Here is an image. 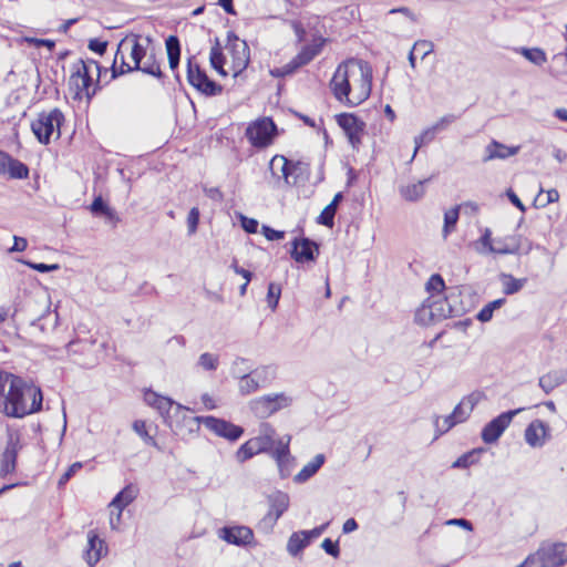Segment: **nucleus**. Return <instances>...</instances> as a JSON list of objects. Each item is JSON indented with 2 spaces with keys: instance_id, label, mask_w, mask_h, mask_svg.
I'll use <instances>...</instances> for the list:
<instances>
[{
  "instance_id": "1",
  "label": "nucleus",
  "mask_w": 567,
  "mask_h": 567,
  "mask_svg": "<svg viewBox=\"0 0 567 567\" xmlns=\"http://www.w3.org/2000/svg\"><path fill=\"white\" fill-rule=\"evenodd\" d=\"M42 391L13 373L0 371V411L8 417L22 419L41 411Z\"/></svg>"
},
{
  "instance_id": "2",
  "label": "nucleus",
  "mask_w": 567,
  "mask_h": 567,
  "mask_svg": "<svg viewBox=\"0 0 567 567\" xmlns=\"http://www.w3.org/2000/svg\"><path fill=\"white\" fill-rule=\"evenodd\" d=\"M146 56V47L141 43V35L125 37L117 45L114 62L111 66V79L137 71Z\"/></svg>"
},
{
  "instance_id": "3",
  "label": "nucleus",
  "mask_w": 567,
  "mask_h": 567,
  "mask_svg": "<svg viewBox=\"0 0 567 567\" xmlns=\"http://www.w3.org/2000/svg\"><path fill=\"white\" fill-rule=\"evenodd\" d=\"M74 71L70 76V86L75 92V97L85 96L91 100L96 91L101 87L102 72L106 73L107 69H103L99 62L94 60L80 59L73 66Z\"/></svg>"
},
{
  "instance_id": "4",
  "label": "nucleus",
  "mask_w": 567,
  "mask_h": 567,
  "mask_svg": "<svg viewBox=\"0 0 567 567\" xmlns=\"http://www.w3.org/2000/svg\"><path fill=\"white\" fill-rule=\"evenodd\" d=\"M358 59H349L340 63L330 81L334 97L349 105L352 94V83L355 81Z\"/></svg>"
},
{
  "instance_id": "5",
  "label": "nucleus",
  "mask_w": 567,
  "mask_h": 567,
  "mask_svg": "<svg viewBox=\"0 0 567 567\" xmlns=\"http://www.w3.org/2000/svg\"><path fill=\"white\" fill-rule=\"evenodd\" d=\"M64 122V115L59 109L49 112H41L38 117L32 121L31 130L39 142H50L60 138L61 125Z\"/></svg>"
},
{
  "instance_id": "6",
  "label": "nucleus",
  "mask_w": 567,
  "mask_h": 567,
  "mask_svg": "<svg viewBox=\"0 0 567 567\" xmlns=\"http://www.w3.org/2000/svg\"><path fill=\"white\" fill-rule=\"evenodd\" d=\"M355 73V81L352 83L351 100H349L350 106L359 105L368 100L372 89V68L368 62L359 60Z\"/></svg>"
},
{
  "instance_id": "7",
  "label": "nucleus",
  "mask_w": 567,
  "mask_h": 567,
  "mask_svg": "<svg viewBox=\"0 0 567 567\" xmlns=\"http://www.w3.org/2000/svg\"><path fill=\"white\" fill-rule=\"evenodd\" d=\"M292 399L285 393L267 394L254 399L249 403L251 412L259 419H267L276 412L288 408Z\"/></svg>"
},
{
  "instance_id": "8",
  "label": "nucleus",
  "mask_w": 567,
  "mask_h": 567,
  "mask_svg": "<svg viewBox=\"0 0 567 567\" xmlns=\"http://www.w3.org/2000/svg\"><path fill=\"white\" fill-rule=\"evenodd\" d=\"M187 80L192 86L207 96H215L223 92V86L210 80L199 64L194 62L193 56L187 61Z\"/></svg>"
},
{
  "instance_id": "9",
  "label": "nucleus",
  "mask_w": 567,
  "mask_h": 567,
  "mask_svg": "<svg viewBox=\"0 0 567 567\" xmlns=\"http://www.w3.org/2000/svg\"><path fill=\"white\" fill-rule=\"evenodd\" d=\"M226 49L231 56V71L238 76L249 64L250 50L246 41L240 40L233 31L227 33Z\"/></svg>"
},
{
  "instance_id": "10",
  "label": "nucleus",
  "mask_w": 567,
  "mask_h": 567,
  "mask_svg": "<svg viewBox=\"0 0 567 567\" xmlns=\"http://www.w3.org/2000/svg\"><path fill=\"white\" fill-rule=\"evenodd\" d=\"M524 408L509 410L501 413L498 416L489 421L482 430L481 437L484 443L493 444L498 441L504 431L509 426L514 416L524 411Z\"/></svg>"
},
{
  "instance_id": "11",
  "label": "nucleus",
  "mask_w": 567,
  "mask_h": 567,
  "mask_svg": "<svg viewBox=\"0 0 567 567\" xmlns=\"http://www.w3.org/2000/svg\"><path fill=\"white\" fill-rule=\"evenodd\" d=\"M269 509L261 519V524L272 527L282 514L289 508V495L281 491H276L268 496Z\"/></svg>"
},
{
  "instance_id": "12",
  "label": "nucleus",
  "mask_w": 567,
  "mask_h": 567,
  "mask_svg": "<svg viewBox=\"0 0 567 567\" xmlns=\"http://www.w3.org/2000/svg\"><path fill=\"white\" fill-rule=\"evenodd\" d=\"M199 420L205 424L207 429L213 431L215 434L225 437L229 441L238 440L244 433V429L241 426L235 425L234 423L223 419H217L215 416H205Z\"/></svg>"
},
{
  "instance_id": "13",
  "label": "nucleus",
  "mask_w": 567,
  "mask_h": 567,
  "mask_svg": "<svg viewBox=\"0 0 567 567\" xmlns=\"http://www.w3.org/2000/svg\"><path fill=\"white\" fill-rule=\"evenodd\" d=\"M276 135L277 127L270 117L259 118L246 130L249 142H271Z\"/></svg>"
},
{
  "instance_id": "14",
  "label": "nucleus",
  "mask_w": 567,
  "mask_h": 567,
  "mask_svg": "<svg viewBox=\"0 0 567 567\" xmlns=\"http://www.w3.org/2000/svg\"><path fill=\"white\" fill-rule=\"evenodd\" d=\"M109 551L107 545L104 539L100 538L97 533L93 529L87 532V546L83 554V559L89 567H94L103 556Z\"/></svg>"
},
{
  "instance_id": "15",
  "label": "nucleus",
  "mask_w": 567,
  "mask_h": 567,
  "mask_svg": "<svg viewBox=\"0 0 567 567\" xmlns=\"http://www.w3.org/2000/svg\"><path fill=\"white\" fill-rule=\"evenodd\" d=\"M291 436L286 435L280 437L277 442V446L272 451L271 455L276 460V463L279 468L280 476L282 478L290 475L291 463L293 458L290 455L289 444Z\"/></svg>"
},
{
  "instance_id": "16",
  "label": "nucleus",
  "mask_w": 567,
  "mask_h": 567,
  "mask_svg": "<svg viewBox=\"0 0 567 567\" xmlns=\"http://www.w3.org/2000/svg\"><path fill=\"white\" fill-rule=\"evenodd\" d=\"M20 450L21 444L19 437L11 435L2 453L0 462V476L6 477L8 474H11L16 471L17 458Z\"/></svg>"
},
{
  "instance_id": "17",
  "label": "nucleus",
  "mask_w": 567,
  "mask_h": 567,
  "mask_svg": "<svg viewBox=\"0 0 567 567\" xmlns=\"http://www.w3.org/2000/svg\"><path fill=\"white\" fill-rule=\"evenodd\" d=\"M219 537L236 546H246L254 540V532L248 526H226L219 530Z\"/></svg>"
},
{
  "instance_id": "18",
  "label": "nucleus",
  "mask_w": 567,
  "mask_h": 567,
  "mask_svg": "<svg viewBox=\"0 0 567 567\" xmlns=\"http://www.w3.org/2000/svg\"><path fill=\"white\" fill-rule=\"evenodd\" d=\"M319 254L318 245L309 238H295L292 241L291 257L297 262L313 261Z\"/></svg>"
},
{
  "instance_id": "19",
  "label": "nucleus",
  "mask_w": 567,
  "mask_h": 567,
  "mask_svg": "<svg viewBox=\"0 0 567 567\" xmlns=\"http://www.w3.org/2000/svg\"><path fill=\"white\" fill-rule=\"evenodd\" d=\"M525 441L532 447H542L549 439V426L542 420H534L525 429Z\"/></svg>"
},
{
  "instance_id": "20",
  "label": "nucleus",
  "mask_w": 567,
  "mask_h": 567,
  "mask_svg": "<svg viewBox=\"0 0 567 567\" xmlns=\"http://www.w3.org/2000/svg\"><path fill=\"white\" fill-rule=\"evenodd\" d=\"M547 567H561L567 563V544L555 543L539 547Z\"/></svg>"
},
{
  "instance_id": "21",
  "label": "nucleus",
  "mask_w": 567,
  "mask_h": 567,
  "mask_svg": "<svg viewBox=\"0 0 567 567\" xmlns=\"http://www.w3.org/2000/svg\"><path fill=\"white\" fill-rule=\"evenodd\" d=\"M144 401L165 419L168 416L173 405H176L177 409H184L182 404L176 403L171 398L164 396L153 390H146L144 392Z\"/></svg>"
},
{
  "instance_id": "22",
  "label": "nucleus",
  "mask_w": 567,
  "mask_h": 567,
  "mask_svg": "<svg viewBox=\"0 0 567 567\" xmlns=\"http://www.w3.org/2000/svg\"><path fill=\"white\" fill-rule=\"evenodd\" d=\"M272 449L258 435L245 442L236 452V460L244 463L259 453L271 452Z\"/></svg>"
},
{
  "instance_id": "23",
  "label": "nucleus",
  "mask_w": 567,
  "mask_h": 567,
  "mask_svg": "<svg viewBox=\"0 0 567 567\" xmlns=\"http://www.w3.org/2000/svg\"><path fill=\"white\" fill-rule=\"evenodd\" d=\"M337 123L343 130L349 142H360V133L364 128V123L355 115L342 113L337 115Z\"/></svg>"
},
{
  "instance_id": "24",
  "label": "nucleus",
  "mask_w": 567,
  "mask_h": 567,
  "mask_svg": "<svg viewBox=\"0 0 567 567\" xmlns=\"http://www.w3.org/2000/svg\"><path fill=\"white\" fill-rule=\"evenodd\" d=\"M431 179L432 177H429L414 183L402 184L399 186V194L406 202H419L424 197L426 193V184Z\"/></svg>"
},
{
  "instance_id": "25",
  "label": "nucleus",
  "mask_w": 567,
  "mask_h": 567,
  "mask_svg": "<svg viewBox=\"0 0 567 567\" xmlns=\"http://www.w3.org/2000/svg\"><path fill=\"white\" fill-rule=\"evenodd\" d=\"M567 382V370H555L542 375L538 385L546 394H549L557 386Z\"/></svg>"
},
{
  "instance_id": "26",
  "label": "nucleus",
  "mask_w": 567,
  "mask_h": 567,
  "mask_svg": "<svg viewBox=\"0 0 567 567\" xmlns=\"http://www.w3.org/2000/svg\"><path fill=\"white\" fill-rule=\"evenodd\" d=\"M425 303L429 306L433 313L435 315L436 320H442L455 315L454 309L450 305L447 298H441L432 295Z\"/></svg>"
},
{
  "instance_id": "27",
  "label": "nucleus",
  "mask_w": 567,
  "mask_h": 567,
  "mask_svg": "<svg viewBox=\"0 0 567 567\" xmlns=\"http://www.w3.org/2000/svg\"><path fill=\"white\" fill-rule=\"evenodd\" d=\"M495 246H491V254L515 255L519 251V238L517 236H507L495 238Z\"/></svg>"
},
{
  "instance_id": "28",
  "label": "nucleus",
  "mask_w": 567,
  "mask_h": 567,
  "mask_svg": "<svg viewBox=\"0 0 567 567\" xmlns=\"http://www.w3.org/2000/svg\"><path fill=\"white\" fill-rule=\"evenodd\" d=\"M455 120L456 117L452 114L441 117L433 125L424 130L422 134L415 138L414 142H426L434 140L441 132L446 130L447 126L451 125Z\"/></svg>"
},
{
  "instance_id": "29",
  "label": "nucleus",
  "mask_w": 567,
  "mask_h": 567,
  "mask_svg": "<svg viewBox=\"0 0 567 567\" xmlns=\"http://www.w3.org/2000/svg\"><path fill=\"white\" fill-rule=\"evenodd\" d=\"M326 457L323 454H317L309 463H307L299 473L293 477V482L302 484L310 480L324 464Z\"/></svg>"
},
{
  "instance_id": "30",
  "label": "nucleus",
  "mask_w": 567,
  "mask_h": 567,
  "mask_svg": "<svg viewBox=\"0 0 567 567\" xmlns=\"http://www.w3.org/2000/svg\"><path fill=\"white\" fill-rule=\"evenodd\" d=\"M271 174L278 178V182L284 181L285 184L289 185L290 175V163L285 156L276 155L272 157L269 164Z\"/></svg>"
},
{
  "instance_id": "31",
  "label": "nucleus",
  "mask_w": 567,
  "mask_h": 567,
  "mask_svg": "<svg viewBox=\"0 0 567 567\" xmlns=\"http://www.w3.org/2000/svg\"><path fill=\"white\" fill-rule=\"evenodd\" d=\"M138 489L136 486L130 484L125 486L111 502V506L118 509L117 518L121 517L122 511L128 506L136 497Z\"/></svg>"
},
{
  "instance_id": "32",
  "label": "nucleus",
  "mask_w": 567,
  "mask_h": 567,
  "mask_svg": "<svg viewBox=\"0 0 567 567\" xmlns=\"http://www.w3.org/2000/svg\"><path fill=\"white\" fill-rule=\"evenodd\" d=\"M519 147H508L506 144H489L486 148V155L483 161H492L495 158H507L512 155H515L518 152Z\"/></svg>"
},
{
  "instance_id": "33",
  "label": "nucleus",
  "mask_w": 567,
  "mask_h": 567,
  "mask_svg": "<svg viewBox=\"0 0 567 567\" xmlns=\"http://www.w3.org/2000/svg\"><path fill=\"white\" fill-rule=\"evenodd\" d=\"M4 169L1 174H8L11 178L23 179L29 176V168L22 162L8 155V162H3Z\"/></svg>"
},
{
  "instance_id": "34",
  "label": "nucleus",
  "mask_w": 567,
  "mask_h": 567,
  "mask_svg": "<svg viewBox=\"0 0 567 567\" xmlns=\"http://www.w3.org/2000/svg\"><path fill=\"white\" fill-rule=\"evenodd\" d=\"M321 49L322 42L307 44L302 47L300 52L292 60L298 68H301L310 63L321 52Z\"/></svg>"
},
{
  "instance_id": "35",
  "label": "nucleus",
  "mask_w": 567,
  "mask_h": 567,
  "mask_svg": "<svg viewBox=\"0 0 567 567\" xmlns=\"http://www.w3.org/2000/svg\"><path fill=\"white\" fill-rule=\"evenodd\" d=\"M166 51L169 68L175 71L178 68L181 59V43L176 35H169L166 41Z\"/></svg>"
},
{
  "instance_id": "36",
  "label": "nucleus",
  "mask_w": 567,
  "mask_h": 567,
  "mask_svg": "<svg viewBox=\"0 0 567 567\" xmlns=\"http://www.w3.org/2000/svg\"><path fill=\"white\" fill-rule=\"evenodd\" d=\"M342 198H343L342 193H337L334 195L332 202L328 206H326L324 209L319 215V217H318L319 224L327 226V227L333 226L337 207Z\"/></svg>"
},
{
  "instance_id": "37",
  "label": "nucleus",
  "mask_w": 567,
  "mask_h": 567,
  "mask_svg": "<svg viewBox=\"0 0 567 567\" xmlns=\"http://www.w3.org/2000/svg\"><path fill=\"white\" fill-rule=\"evenodd\" d=\"M501 281L503 285V292L507 296L517 293L523 289V287L526 285L527 279L520 278L517 279L514 276L509 274H502L501 275Z\"/></svg>"
},
{
  "instance_id": "38",
  "label": "nucleus",
  "mask_w": 567,
  "mask_h": 567,
  "mask_svg": "<svg viewBox=\"0 0 567 567\" xmlns=\"http://www.w3.org/2000/svg\"><path fill=\"white\" fill-rule=\"evenodd\" d=\"M309 545V542L302 530L295 532L290 535L288 543H287V551L291 556H297L300 554L307 546Z\"/></svg>"
},
{
  "instance_id": "39",
  "label": "nucleus",
  "mask_w": 567,
  "mask_h": 567,
  "mask_svg": "<svg viewBox=\"0 0 567 567\" xmlns=\"http://www.w3.org/2000/svg\"><path fill=\"white\" fill-rule=\"evenodd\" d=\"M517 52H519L530 63L538 65V66L543 65L547 60L545 51L540 48H524V47H522L517 50Z\"/></svg>"
},
{
  "instance_id": "40",
  "label": "nucleus",
  "mask_w": 567,
  "mask_h": 567,
  "mask_svg": "<svg viewBox=\"0 0 567 567\" xmlns=\"http://www.w3.org/2000/svg\"><path fill=\"white\" fill-rule=\"evenodd\" d=\"M474 405L475 402L472 398H465L454 408L452 414L457 423H462L467 420L474 409Z\"/></svg>"
},
{
  "instance_id": "41",
  "label": "nucleus",
  "mask_w": 567,
  "mask_h": 567,
  "mask_svg": "<svg viewBox=\"0 0 567 567\" xmlns=\"http://www.w3.org/2000/svg\"><path fill=\"white\" fill-rule=\"evenodd\" d=\"M484 452V449H474L467 453L461 455L453 464V468H467L471 465L475 464L480 460L481 453Z\"/></svg>"
},
{
  "instance_id": "42",
  "label": "nucleus",
  "mask_w": 567,
  "mask_h": 567,
  "mask_svg": "<svg viewBox=\"0 0 567 567\" xmlns=\"http://www.w3.org/2000/svg\"><path fill=\"white\" fill-rule=\"evenodd\" d=\"M260 386L269 384L276 379L277 369L275 365H264L252 371Z\"/></svg>"
},
{
  "instance_id": "43",
  "label": "nucleus",
  "mask_w": 567,
  "mask_h": 567,
  "mask_svg": "<svg viewBox=\"0 0 567 567\" xmlns=\"http://www.w3.org/2000/svg\"><path fill=\"white\" fill-rule=\"evenodd\" d=\"M457 423L453 414H449L444 417L435 416L434 419V427H435V437H440L441 435L449 432L452 427H454Z\"/></svg>"
},
{
  "instance_id": "44",
  "label": "nucleus",
  "mask_w": 567,
  "mask_h": 567,
  "mask_svg": "<svg viewBox=\"0 0 567 567\" xmlns=\"http://www.w3.org/2000/svg\"><path fill=\"white\" fill-rule=\"evenodd\" d=\"M260 388L258 380L256 377L251 373H244L243 375H239V391L241 394L247 395L255 391H257Z\"/></svg>"
},
{
  "instance_id": "45",
  "label": "nucleus",
  "mask_w": 567,
  "mask_h": 567,
  "mask_svg": "<svg viewBox=\"0 0 567 567\" xmlns=\"http://www.w3.org/2000/svg\"><path fill=\"white\" fill-rule=\"evenodd\" d=\"M506 302L505 298L493 300L485 305L477 313L476 318L481 322H488L493 318L496 309H499Z\"/></svg>"
},
{
  "instance_id": "46",
  "label": "nucleus",
  "mask_w": 567,
  "mask_h": 567,
  "mask_svg": "<svg viewBox=\"0 0 567 567\" xmlns=\"http://www.w3.org/2000/svg\"><path fill=\"white\" fill-rule=\"evenodd\" d=\"M145 59L146 60L140 65V69H137V71L155 76L157 79H162L163 73L161 71L159 64L155 60L154 54L146 55Z\"/></svg>"
},
{
  "instance_id": "47",
  "label": "nucleus",
  "mask_w": 567,
  "mask_h": 567,
  "mask_svg": "<svg viewBox=\"0 0 567 567\" xmlns=\"http://www.w3.org/2000/svg\"><path fill=\"white\" fill-rule=\"evenodd\" d=\"M219 364V357L214 353L205 352L202 353L197 361V367L205 371H215Z\"/></svg>"
},
{
  "instance_id": "48",
  "label": "nucleus",
  "mask_w": 567,
  "mask_h": 567,
  "mask_svg": "<svg viewBox=\"0 0 567 567\" xmlns=\"http://www.w3.org/2000/svg\"><path fill=\"white\" fill-rule=\"evenodd\" d=\"M458 220V207L451 208L444 214L443 237L446 238L455 228Z\"/></svg>"
},
{
  "instance_id": "49",
  "label": "nucleus",
  "mask_w": 567,
  "mask_h": 567,
  "mask_svg": "<svg viewBox=\"0 0 567 567\" xmlns=\"http://www.w3.org/2000/svg\"><path fill=\"white\" fill-rule=\"evenodd\" d=\"M258 436L266 444H268L272 450H275L274 449L275 445L277 446V442L278 441L275 440V437H276V430L272 427L271 424H269V423H261L260 426H259Z\"/></svg>"
},
{
  "instance_id": "50",
  "label": "nucleus",
  "mask_w": 567,
  "mask_h": 567,
  "mask_svg": "<svg viewBox=\"0 0 567 567\" xmlns=\"http://www.w3.org/2000/svg\"><path fill=\"white\" fill-rule=\"evenodd\" d=\"M415 321L419 324L427 326L437 320L435 319L433 310H431L429 306L424 302L415 312Z\"/></svg>"
},
{
  "instance_id": "51",
  "label": "nucleus",
  "mask_w": 567,
  "mask_h": 567,
  "mask_svg": "<svg viewBox=\"0 0 567 567\" xmlns=\"http://www.w3.org/2000/svg\"><path fill=\"white\" fill-rule=\"evenodd\" d=\"M133 430L134 432L141 436V439L147 444V445H152V446H157V442L156 440L148 434L147 430H146V423L145 421L143 420H136L134 423H133Z\"/></svg>"
},
{
  "instance_id": "52",
  "label": "nucleus",
  "mask_w": 567,
  "mask_h": 567,
  "mask_svg": "<svg viewBox=\"0 0 567 567\" xmlns=\"http://www.w3.org/2000/svg\"><path fill=\"white\" fill-rule=\"evenodd\" d=\"M281 296V286L275 282L268 285L267 302L271 310H275L278 306Z\"/></svg>"
},
{
  "instance_id": "53",
  "label": "nucleus",
  "mask_w": 567,
  "mask_h": 567,
  "mask_svg": "<svg viewBox=\"0 0 567 567\" xmlns=\"http://www.w3.org/2000/svg\"><path fill=\"white\" fill-rule=\"evenodd\" d=\"M209 61L212 66H220V64L226 62L218 39H216L215 44L210 49Z\"/></svg>"
},
{
  "instance_id": "54",
  "label": "nucleus",
  "mask_w": 567,
  "mask_h": 567,
  "mask_svg": "<svg viewBox=\"0 0 567 567\" xmlns=\"http://www.w3.org/2000/svg\"><path fill=\"white\" fill-rule=\"evenodd\" d=\"M445 289V284L443 278L435 274L430 277V279L426 282V290L434 293H441Z\"/></svg>"
},
{
  "instance_id": "55",
  "label": "nucleus",
  "mask_w": 567,
  "mask_h": 567,
  "mask_svg": "<svg viewBox=\"0 0 567 567\" xmlns=\"http://www.w3.org/2000/svg\"><path fill=\"white\" fill-rule=\"evenodd\" d=\"M520 567H547L545 558L542 555L540 549L530 554L520 565Z\"/></svg>"
},
{
  "instance_id": "56",
  "label": "nucleus",
  "mask_w": 567,
  "mask_h": 567,
  "mask_svg": "<svg viewBox=\"0 0 567 567\" xmlns=\"http://www.w3.org/2000/svg\"><path fill=\"white\" fill-rule=\"evenodd\" d=\"M299 68L297 66V64L293 62V60H291L290 62L280 68L272 69L270 71V74L275 78H285L287 75L293 74Z\"/></svg>"
},
{
  "instance_id": "57",
  "label": "nucleus",
  "mask_w": 567,
  "mask_h": 567,
  "mask_svg": "<svg viewBox=\"0 0 567 567\" xmlns=\"http://www.w3.org/2000/svg\"><path fill=\"white\" fill-rule=\"evenodd\" d=\"M198 223H199V209L197 207H193L189 210L188 216H187V228H188L189 235H193L197 231Z\"/></svg>"
},
{
  "instance_id": "58",
  "label": "nucleus",
  "mask_w": 567,
  "mask_h": 567,
  "mask_svg": "<svg viewBox=\"0 0 567 567\" xmlns=\"http://www.w3.org/2000/svg\"><path fill=\"white\" fill-rule=\"evenodd\" d=\"M413 50L424 59L433 51V43L426 40H420L414 43Z\"/></svg>"
},
{
  "instance_id": "59",
  "label": "nucleus",
  "mask_w": 567,
  "mask_h": 567,
  "mask_svg": "<svg viewBox=\"0 0 567 567\" xmlns=\"http://www.w3.org/2000/svg\"><path fill=\"white\" fill-rule=\"evenodd\" d=\"M544 193V189L540 188L537 197H536V202L537 200H540V206L542 207H546L547 205L551 204V203H556L559 200V193L557 189L555 188H551L549 190L546 192V199L545 200H542L540 199V195Z\"/></svg>"
},
{
  "instance_id": "60",
  "label": "nucleus",
  "mask_w": 567,
  "mask_h": 567,
  "mask_svg": "<svg viewBox=\"0 0 567 567\" xmlns=\"http://www.w3.org/2000/svg\"><path fill=\"white\" fill-rule=\"evenodd\" d=\"M23 264L39 272H50V271H55V270L60 269V265H58V264L47 265L43 262H32V261H23Z\"/></svg>"
},
{
  "instance_id": "61",
  "label": "nucleus",
  "mask_w": 567,
  "mask_h": 567,
  "mask_svg": "<svg viewBox=\"0 0 567 567\" xmlns=\"http://www.w3.org/2000/svg\"><path fill=\"white\" fill-rule=\"evenodd\" d=\"M322 549L332 557L337 558L340 555V548L338 542H333L330 538H326L321 544Z\"/></svg>"
},
{
  "instance_id": "62",
  "label": "nucleus",
  "mask_w": 567,
  "mask_h": 567,
  "mask_svg": "<svg viewBox=\"0 0 567 567\" xmlns=\"http://www.w3.org/2000/svg\"><path fill=\"white\" fill-rule=\"evenodd\" d=\"M109 208L110 207L105 204L101 196L94 198L90 206V209L94 215H105Z\"/></svg>"
},
{
  "instance_id": "63",
  "label": "nucleus",
  "mask_w": 567,
  "mask_h": 567,
  "mask_svg": "<svg viewBox=\"0 0 567 567\" xmlns=\"http://www.w3.org/2000/svg\"><path fill=\"white\" fill-rule=\"evenodd\" d=\"M89 49L100 55H103L107 49V41H102L97 38L91 39L87 44Z\"/></svg>"
},
{
  "instance_id": "64",
  "label": "nucleus",
  "mask_w": 567,
  "mask_h": 567,
  "mask_svg": "<svg viewBox=\"0 0 567 567\" xmlns=\"http://www.w3.org/2000/svg\"><path fill=\"white\" fill-rule=\"evenodd\" d=\"M261 233L268 240H279L285 237V231L276 230L267 225H262Z\"/></svg>"
}]
</instances>
